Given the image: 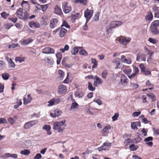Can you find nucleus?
I'll use <instances>...</instances> for the list:
<instances>
[{
	"instance_id": "obj_1",
	"label": "nucleus",
	"mask_w": 159,
	"mask_h": 159,
	"mask_svg": "<svg viewBox=\"0 0 159 159\" xmlns=\"http://www.w3.org/2000/svg\"><path fill=\"white\" fill-rule=\"evenodd\" d=\"M65 120L57 122L54 123L53 129L55 130H58V132H62L65 129L66 125L65 124Z\"/></svg>"
},
{
	"instance_id": "obj_2",
	"label": "nucleus",
	"mask_w": 159,
	"mask_h": 159,
	"mask_svg": "<svg viewBox=\"0 0 159 159\" xmlns=\"http://www.w3.org/2000/svg\"><path fill=\"white\" fill-rule=\"evenodd\" d=\"M123 23L121 21H111L108 27L106 29V30L107 33H111V29L116 27H117Z\"/></svg>"
},
{
	"instance_id": "obj_3",
	"label": "nucleus",
	"mask_w": 159,
	"mask_h": 159,
	"mask_svg": "<svg viewBox=\"0 0 159 159\" xmlns=\"http://www.w3.org/2000/svg\"><path fill=\"white\" fill-rule=\"evenodd\" d=\"M93 13V11L87 9L84 12V17L86 18V23H87L91 18Z\"/></svg>"
},
{
	"instance_id": "obj_4",
	"label": "nucleus",
	"mask_w": 159,
	"mask_h": 159,
	"mask_svg": "<svg viewBox=\"0 0 159 159\" xmlns=\"http://www.w3.org/2000/svg\"><path fill=\"white\" fill-rule=\"evenodd\" d=\"M128 81L127 77L124 75H122L121 76L120 82L119 83V85L125 86L128 84Z\"/></svg>"
},
{
	"instance_id": "obj_5",
	"label": "nucleus",
	"mask_w": 159,
	"mask_h": 159,
	"mask_svg": "<svg viewBox=\"0 0 159 159\" xmlns=\"http://www.w3.org/2000/svg\"><path fill=\"white\" fill-rule=\"evenodd\" d=\"M67 91L66 86L63 84L60 85L58 88V92L59 94L65 93Z\"/></svg>"
},
{
	"instance_id": "obj_6",
	"label": "nucleus",
	"mask_w": 159,
	"mask_h": 159,
	"mask_svg": "<svg viewBox=\"0 0 159 159\" xmlns=\"http://www.w3.org/2000/svg\"><path fill=\"white\" fill-rule=\"evenodd\" d=\"M62 8L64 12L66 13H68L71 11V7L68 6L67 2H65L63 4Z\"/></svg>"
},
{
	"instance_id": "obj_7",
	"label": "nucleus",
	"mask_w": 159,
	"mask_h": 159,
	"mask_svg": "<svg viewBox=\"0 0 159 159\" xmlns=\"http://www.w3.org/2000/svg\"><path fill=\"white\" fill-rule=\"evenodd\" d=\"M55 52L54 50L49 47H46L43 49L42 53L46 54H54Z\"/></svg>"
},
{
	"instance_id": "obj_8",
	"label": "nucleus",
	"mask_w": 159,
	"mask_h": 159,
	"mask_svg": "<svg viewBox=\"0 0 159 159\" xmlns=\"http://www.w3.org/2000/svg\"><path fill=\"white\" fill-rule=\"evenodd\" d=\"M131 39L129 37H126L125 39L123 36H121L119 39L120 43L124 45H126L128 42L130 41Z\"/></svg>"
},
{
	"instance_id": "obj_9",
	"label": "nucleus",
	"mask_w": 159,
	"mask_h": 159,
	"mask_svg": "<svg viewBox=\"0 0 159 159\" xmlns=\"http://www.w3.org/2000/svg\"><path fill=\"white\" fill-rule=\"evenodd\" d=\"M94 80L93 86L94 87H97L98 85L101 84L102 83L101 79L97 76L94 77Z\"/></svg>"
},
{
	"instance_id": "obj_10",
	"label": "nucleus",
	"mask_w": 159,
	"mask_h": 159,
	"mask_svg": "<svg viewBox=\"0 0 159 159\" xmlns=\"http://www.w3.org/2000/svg\"><path fill=\"white\" fill-rule=\"evenodd\" d=\"M140 59L142 61H145L146 60L145 55L141 53H138L137 55L136 60L137 61H139Z\"/></svg>"
},
{
	"instance_id": "obj_11",
	"label": "nucleus",
	"mask_w": 159,
	"mask_h": 159,
	"mask_svg": "<svg viewBox=\"0 0 159 159\" xmlns=\"http://www.w3.org/2000/svg\"><path fill=\"white\" fill-rule=\"evenodd\" d=\"M18 155L16 154H11L10 153H6L3 156V157L4 158L12 157L14 159L17 158Z\"/></svg>"
},
{
	"instance_id": "obj_12",
	"label": "nucleus",
	"mask_w": 159,
	"mask_h": 159,
	"mask_svg": "<svg viewBox=\"0 0 159 159\" xmlns=\"http://www.w3.org/2000/svg\"><path fill=\"white\" fill-rule=\"evenodd\" d=\"M141 126L140 122V121L133 122L131 123V128L134 130H137L138 128L137 126Z\"/></svg>"
},
{
	"instance_id": "obj_13",
	"label": "nucleus",
	"mask_w": 159,
	"mask_h": 159,
	"mask_svg": "<svg viewBox=\"0 0 159 159\" xmlns=\"http://www.w3.org/2000/svg\"><path fill=\"white\" fill-rule=\"evenodd\" d=\"M61 113V111L58 109H57L54 111V114L50 113V116L54 118L59 116Z\"/></svg>"
},
{
	"instance_id": "obj_14",
	"label": "nucleus",
	"mask_w": 159,
	"mask_h": 159,
	"mask_svg": "<svg viewBox=\"0 0 159 159\" xmlns=\"http://www.w3.org/2000/svg\"><path fill=\"white\" fill-rule=\"evenodd\" d=\"M29 25V26L31 28L34 27L35 28H39L40 26V25L39 23L34 21L30 22Z\"/></svg>"
},
{
	"instance_id": "obj_15",
	"label": "nucleus",
	"mask_w": 159,
	"mask_h": 159,
	"mask_svg": "<svg viewBox=\"0 0 159 159\" xmlns=\"http://www.w3.org/2000/svg\"><path fill=\"white\" fill-rule=\"evenodd\" d=\"M58 22V20L57 18H53L50 21V23L49 26L52 29L54 27L56 26Z\"/></svg>"
},
{
	"instance_id": "obj_16",
	"label": "nucleus",
	"mask_w": 159,
	"mask_h": 159,
	"mask_svg": "<svg viewBox=\"0 0 159 159\" xmlns=\"http://www.w3.org/2000/svg\"><path fill=\"white\" fill-rule=\"evenodd\" d=\"M111 127L110 126H106L104 128L102 131V134L105 136L108 133V130L111 129Z\"/></svg>"
},
{
	"instance_id": "obj_17",
	"label": "nucleus",
	"mask_w": 159,
	"mask_h": 159,
	"mask_svg": "<svg viewBox=\"0 0 159 159\" xmlns=\"http://www.w3.org/2000/svg\"><path fill=\"white\" fill-rule=\"evenodd\" d=\"M43 60L46 62L48 63L49 65H52L53 63V59L51 57H46Z\"/></svg>"
},
{
	"instance_id": "obj_18",
	"label": "nucleus",
	"mask_w": 159,
	"mask_h": 159,
	"mask_svg": "<svg viewBox=\"0 0 159 159\" xmlns=\"http://www.w3.org/2000/svg\"><path fill=\"white\" fill-rule=\"evenodd\" d=\"M27 97L28 99H27L26 101H25V100H26V98H23V104L24 105H27L28 103L30 102H31V101L32 99V98L30 94H28L27 95Z\"/></svg>"
},
{
	"instance_id": "obj_19",
	"label": "nucleus",
	"mask_w": 159,
	"mask_h": 159,
	"mask_svg": "<svg viewBox=\"0 0 159 159\" xmlns=\"http://www.w3.org/2000/svg\"><path fill=\"white\" fill-rule=\"evenodd\" d=\"M150 31L154 34H159V30L157 28L151 26Z\"/></svg>"
},
{
	"instance_id": "obj_20",
	"label": "nucleus",
	"mask_w": 159,
	"mask_h": 159,
	"mask_svg": "<svg viewBox=\"0 0 159 159\" xmlns=\"http://www.w3.org/2000/svg\"><path fill=\"white\" fill-rule=\"evenodd\" d=\"M16 14L17 16L20 19L23 18V9L21 8H20L17 11Z\"/></svg>"
},
{
	"instance_id": "obj_21",
	"label": "nucleus",
	"mask_w": 159,
	"mask_h": 159,
	"mask_svg": "<svg viewBox=\"0 0 159 159\" xmlns=\"http://www.w3.org/2000/svg\"><path fill=\"white\" fill-rule=\"evenodd\" d=\"M112 62L116 64V66L115 67L116 69H117L119 68V66L120 65V59L119 58H116L112 61Z\"/></svg>"
},
{
	"instance_id": "obj_22",
	"label": "nucleus",
	"mask_w": 159,
	"mask_h": 159,
	"mask_svg": "<svg viewBox=\"0 0 159 159\" xmlns=\"http://www.w3.org/2000/svg\"><path fill=\"white\" fill-rule=\"evenodd\" d=\"M55 13L57 15H60L62 13L60 7L57 5L55 6Z\"/></svg>"
},
{
	"instance_id": "obj_23",
	"label": "nucleus",
	"mask_w": 159,
	"mask_h": 159,
	"mask_svg": "<svg viewBox=\"0 0 159 159\" xmlns=\"http://www.w3.org/2000/svg\"><path fill=\"white\" fill-rule=\"evenodd\" d=\"M67 30L63 28H61L60 32V36L61 37H63L66 32Z\"/></svg>"
},
{
	"instance_id": "obj_24",
	"label": "nucleus",
	"mask_w": 159,
	"mask_h": 159,
	"mask_svg": "<svg viewBox=\"0 0 159 159\" xmlns=\"http://www.w3.org/2000/svg\"><path fill=\"white\" fill-rule=\"evenodd\" d=\"M74 2L75 3H79L85 5L87 3L86 0H74Z\"/></svg>"
},
{
	"instance_id": "obj_25",
	"label": "nucleus",
	"mask_w": 159,
	"mask_h": 159,
	"mask_svg": "<svg viewBox=\"0 0 159 159\" xmlns=\"http://www.w3.org/2000/svg\"><path fill=\"white\" fill-rule=\"evenodd\" d=\"M147 95L148 96V97L149 98H151L152 101H154L156 100V97L152 93H148Z\"/></svg>"
},
{
	"instance_id": "obj_26",
	"label": "nucleus",
	"mask_w": 159,
	"mask_h": 159,
	"mask_svg": "<svg viewBox=\"0 0 159 159\" xmlns=\"http://www.w3.org/2000/svg\"><path fill=\"white\" fill-rule=\"evenodd\" d=\"M58 73L59 75L58 78L61 80H62L65 75L64 72L62 70H59Z\"/></svg>"
},
{
	"instance_id": "obj_27",
	"label": "nucleus",
	"mask_w": 159,
	"mask_h": 159,
	"mask_svg": "<svg viewBox=\"0 0 159 159\" xmlns=\"http://www.w3.org/2000/svg\"><path fill=\"white\" fill-rule=\"evenodd\" d=\"M29 13L26 11L24 13V16L22 19L24 20H27L29 18Z\"/></svg>"
},
{
	"instance_id": "obj_28",
	"label": "nucleus",
	"mask_w": 159,
	"mask_h": 159,
	"mask_svg": "<svg viewBox=\"0 0 159 159\" xmlns=\"http://www.w3.org/2000/svg\"><path fill=\"white\" fill-rule=\"evenodd\" d=\"M84 93L82 92H76L75 93V95L77 97L82 98L84 96Z\"/></svg>"
},
{
	"instance_id": "obj_29",
	"label": "nucleus",
	"mask_w": 159,
	"mask_h": 159,
	"mask_svg": "<svg viewBox=\"0 0 159 159\" xmlns=\"http://www.w3.org/2000/svg\"><path fill=\"white\" fill-rule=\"evenodd\" d=\"M151 26L157 28L158 26H159V20H155L154 21L151 23Z\"/></svg>"
},
{
	"instance_id": "obj_30",
	"label": "nucleus",
	"mask_w": 159,
	"mask_h": 159,
	"mask_svg": "<svg viewBox=\"0 0 159 159\" xmlns=\"http://www.w3.org/2000/svg\"><path fill=\"white\" fill-rule=\"evenodd\" d=\"M20 153L21 154L24 155H28L30 153V151L27 149H24L23 150H21Z\"/></svg>"
},
{
	"instance_id": "obj_31",
	"label": "nucleus",
	"mask_w": 159,
	"mask_h": 159,
	"mask_svg": "<svg viewBox=\"0 0 159 159\" xmlns=\"http://www.w3.org/2000/svg\"><path fill=\"white\" fill-rule=\"evenodd\" d=\"M129 147L131 151H135L137 150L138 148V147L135 146L134 144H132L129 146Z\"/></svg>"
},
{
	"instance_id": "obj_32",
	"label": "nucleus",
	"mask_w": 159,
	"mask_h": 159,
	"mask_svg": "<svg viewBox=\"0 0 159 159\" xmlns=\"http://www.w3.org/2000/svg\"><path fill=\"white\" fill-rule=\"evenodd\" d=\"M153 18V15L151 12H148V14L145 17L146 20H151Z\"/></svg>"
},
{
	"instance_id": "obj_33",
	"label": "nucleus",
	"mask_w": 159,
	"mask_h": 159,
	"mask_svg": "<svg viewBox=\"0 0 159 159\" xmlns=\"http://www.w3.org/2000/svg\"><path fill=\"white\" fill-rule=\"evenodd\" d=\"M78 106L79 105L75 102L72 103L70 108V110L74 109H76Z\"/></svg>"
},
{
	"instance_id": "obj_34",
	"label": "nucleus",
	"mask_w": 159,
	"mask_h": 159,
	"mask_svg": "<svg viewBox=\"0 0 159 159\" xmlns=\"http://www.w3.org/2000/svg\"><path fill=\"white\" fill-rule=\"evenodd\" d=\"M32 41V40L30 39H27L24 40L22 42V44H23L24 45H26L31 43Z\"/></svg>"
},
{
	"instance_id": "obj_35",
	"label": "nucleus",
	"mask_w": 159,
	"mask_h": 159,
	"mask_svg": "<svg viewBox=\"0 0 159 159\" xmlns=\"http://www.w3.org/2000/svg\"><path fill=\"white\" fill-rule=\"evenodd\" d=\"M108 147H106L103 145L98 148V150L99 151H102L103 150H108Z\"/></svg>"
},
{
	"instance_id": "obj_36",
	"label": "nucleus",
	"mask_w": 159,
	"mask_h": 159,
	"mask_svg": "<svg viewBox=\"0 0 159 159\" xmlns=\"http://www.w3.org/2000/svg\"><path fill=\"white\" fill-rule=\"evenodd\" d=\"M88 89L91 91H94L95 89V88L93 87L92 84L90 82H88Z\"/></svg>"
},
{
	"instance_id": "obj_37",
	"label": "nucleus",
	"mask_w": 159,
	"mask_h": 159,
	"mask_svg": "<svg viewBox=\"0 0 159 159\" xmlns=\"http://www.w3.org/2000/svg\"><path fill=\"white\" fill-rule=\"evenodd\" d=\"M2 77L4 80H7L9 77V75L8 73H3L2 75Z\"/></svg>"
},
{
	"instance_id": "obj_38",
	"label": "nucleus",
	"mask_w": 159,
	"mask_h": 159,
	"mask_svg": "<svg viewBox=\"0 0 159 159\" xmlns=\"http://www.w3.org/2000/svg\"><path fill=\"white\" fill-rule=\"evenodd\" d=\"M19 44L18 43L14 44L12 43L11 44H9L8 45V48H13L16 47H18L19 46Z\"/></svg>"
},
{
	"instance_id": "obj_39",
	"label": "nucleus",
	"mask_w": 159,
	"mask_h": 159,
	"mask_svg": "<svg viewBox=\"0 0 159 159\" xmlns=\"http://www.w3.org/2000/svg\"><path fill=\"white\" fill-rule=\"evenodd\" d=\"M79 50L77 47H74L73 49L71 51V52L72 54L75 55L78 52Z\"/></svg>"
},
{
	"instance_id": "obj_40",
	"label": "nucleus",
	"mask_w": 159,
	"mask_h": 159,
	"mask_svg": "<svg viewBox=\"0 0 159 159\" xmlns=\"http://www.w3.org/2000/svg\"><path fill=\"white\" fill-rule=\"evenodd\" d=\"M1 16L5 19H6L7 17L9 16V14L7 13L6 12H3L1 13Z\"/></svg>"
},
{
	"instance_id": "obj_41",
	"label": "nucleus",
	"mask_w": 159,
	"mask_h": 159,
	"mask_svg": "<svg viewBox=\"0 0 159 159\" xmlns=\"http://www.w3.org/2000/svg\"><path fill=\"white\" fill-rule=\"evenodd\" d=\"M48 106H51L54 105L55 104V99H52L48 102Z\"/></svg>"
},
{
	"instance_id": "obj_42",
	"label": "nucleus",
	"mask_w": 159,
	"mask_h": 159,
	"mask_svg": "<svg viewBox=\"0 0 159 159\" xmlns=\"http://www.w3.org/2000/svg\"><path fill=\"white\" fill-rule=\"evenodd\" d=\"M31 127L32 126L31 125V124H30V121L25 123V124L24 125V128L25 129H28Z\"/></svg>"
},
{
	"instance_id": "obj_43",
	"label": "nucleus",
	"mask_w": 159,
	"mask_h": 159,
	"mask_svg": "<svg viewBox=\"0 0 159 159\" xmlns=\"http://www.w3.org/2000/svg\"><path fill=\"white\" fill-rule=\"evenodd\" d=\"M40 7H41L42 10L43 11H45L48 8V4L41 5L40 6Z\"/></svg>"
},
{
	"instance_id": "obj_44",
	"label": "nucleus",
	"mask_w": 159,
	"mask_h": 159,
	"mask_svg": "<svg viewBox=\"0 0 159 159\" xmlns=\"http://www.w3.org/2000/svg\"><path fill=\"white\" fill-rule=\"evenodd\" d=\"M9 64V67L10 68H13L15 67V64L13 62L12 60H11V61H10V62H8Z\"/></svg>"
},
{
	"instance_id": "obj_45",
	"label": "nucleus",
	"mask_w": 159,
	"mask_h": 159,
	"mask_svg": "<svg viewBox=\"0 0 159 159\" xmlns=\"http://www.w3.org/2000/svg\"><path fill=\"white\" fill-rule=\"evenodd\" d=\"M148 41L150 43L153 44H155L158 42V40L157 39H153L152 38H149L148 39Z\"/></svg>"
},
{
	"instance_id": "obj_46",
	"label": "nucleus",
	"mask_w": 159,
	"mask_h": 159,
	"mask_svg": "<svg viewBox=\"0 0 159 159\" xmlns=\"http://www.w3.org/2000/svg\"><path fill=\"white\" fill-rule=\"evenodd\" d=\"M130 87L134 89H136L138 87V85L135 83H130Z\"/></svg>"
},
{
	"instance_id": "obj_47",
	"label": "nucleus",
	"mask_w": 159,
	"mask_h": 159,
	"mask_svg": "<svg viewBox=\"0 0 159 159\" xmlns=\"http://www.w3.org/2000/svg\"><path fill=\"white\" fill-rule=\"evenodd\" d=\"M80 53L82 55H84L85 56H87L88 53L87 51L84 50H81L80 51Z\"/></svg>"
},
{
	"instance_id": "obj_48",
	"label": "nucleus",
	"mask_w": 159,
	"mask_h": 159,
	"mask_svg": "<svg viewBox=\"0 0 159 159\" xmlns=\"http://www.w3.org/2000/svg\"><path fill=\"white\" fill-rule=\"evenodd\" d=\"M15 60L16 61H19L21 63L24 61V59L20 57H16L15 58Z\"/></svg>"
},
{
	"instance_id": "obj_49",
	"label": "nucleus",
	"mask_w": 159,
	"mask_h": 159,
	"mask_svg": "<svg viewBox=\"0 0 159 159\" xmlns=\"http://www.w3.org/2000/svg\"><path fill=\"white\" fill-rule=\"evenodd\" d=\"M107 75V71L106 70H105L103 71L102 73V78L105 79L106 78Z\"/></svg>"
},
{
	"instance_id": "obj_50",
	"label": "nucleus",
	"mask_w": 159,
	"mask_h": 159,
	"mask_svg": "<svg viewBox=\"0 0 159 159\" xmlns=\"http://www.w3.org/2000/svg\"><path fill=\"white\" fill-rule=\"evenodd\" d=\"M119 116V115L118 113H115V115L112 117V120L114 121L117 120Z\"/></svg>"
},
{
	"instance_id": "obj_51",
	"label": "nucleus",
	"mask_w": 159,
	"mask_h": 159,
	"mask_svg": "<svg viewBox=\"0 0 159 159\" xmlns=\"http://www.w3.org/2000/svg\"><path fill=\"white\" fill-rule=\"evenodd\" d=\"M93 102L97 103L99 105H100L102 104V101L98 98L94 99L93 100Z\"/></svg>"
},
{
	"instance_id": "obj_52",
	"label": "nucleus",
	"mask_w": 159,
	"mask_h": 159,
	"mask_svg": "<svg viewBox=\"0 0 159 159\" xmlns=\"http://www.w3.org/2000/svg\"><path fill=\"white\" fill-rule=\"evenodd\" d=\"M123 63H127L128 64H130L131 63V59L130 58L126 59L123 60Z\"/></svg>"
},
{
	"instance_id": "obj_53",
	"label": "nucleus",
	"mask_w": 159,
	"mask_h": 159,
	"mask_svg": "<svg viewBox=\"0 0 159 159\" xmlns=\"http://www.w3.org/2000/svg\"><path fill=\"white\" fill-rule=\"evenodd\" d=\"M43 129L46 130L47 131L49 130H50L51 127L50 125H45L43 126Z\"/></svg>"
},
{
	"instance_id": "obj_54",
	"label": "nucleus",
	"mask_w": 159,
	"mask_h": 159,
	"mask_svg": "<svg viewBox=\"0 0 159 159\" xmlns=\"http://www.w3.org/2000/svg\"><path fill=\"white\" fill-rule=\"evenodd\" d=\"M131 70L129 69V70L125 69L123 70V72L126 75H129L131 72Z\"/></svg>"
},
{
	"instance_id": "obj_55",
	"label": "nucleus",
	"mask_w": 159,
	"mask_h": 159,
	"mask_svg": "<svg viewBox=\"0 0 159 159\" xmlns=\"http://www.w3.org/2000/svg\"><path fill=\"white\" fill-rule=\"evenodd\" d=\"M30 123L31 126L32 127L37 124L38 123V121L37 120H34L30 121Z\"/></svg>"
},
{
	"instance_id": "obj_56",
	"label": "nucleus",
	"mask_w": 159,
	"mask_h": 159,
	"mask_svg": "<svg viewBox=\"0 0 159 159\" xmlns=\"http://www.w3.org/2000/svg\"><path fill=\"white\" fill-rule=\"evenodd\" d=\"M8 19L9 20H11L12 22L15 23L17 20V17L13 18H9Z\"/></svg>"
},
{
	"instance_id": "obj_57",
	"label": "nucleus",
	"mask_w": 159,
	"mask_h": 159,
	"mask_svg": "<svg viewBox=\"0 0 159 159\" xmlns=\"http://www.w3.org/2000/svg\"><path fill=\"white\" fill-rule=\"evenodd\" d=\"M61 26H65L66 28H70V26L68 25L67 23L66 22L64 21Z\"/></svg>"
},
{
	"instance_id": "obj_58",
	"label": "nucleus",
	"mask_w": 159,
	"mask_h": 159,
	"mask_svg": "<svg viewBox=\"0 0 159 159\" xmlns=\"http://www.w3.org/2000/svg\"><path fill=\"white\" fill-rule=\"evenodd\" d=\"M143 72L144 73V75H149L151 74V72L148 70H145Z\"/></svg>"
},
{
	"instance_id": "obj_59",
	"label": "nucleus",
	"mask_w": 159,
	"mask_h": 159,
	"mask_svg": "<svg viewBox=\"0 0 159 159\" xmlns=\"http://www.w3.org/2000/svg\"><path fill=\"white\" fill-rule=\"evenodd\" d=\"M42 158V156L40 153H37L34 157V159H40Z\"/></svg>"
},
{
	"instance_id": "obj_60",
	"label": "nucleus",
	"mask_w": 159,
	"mask_h": 159,
	"mask_svg": "<svg viewBox=\"0 0 159 159\" xmlns=\"http://www.w3.org/2000/svg\"><path fill=\"white\" fill-rule=\"evenodd\" d=\"M111 143L108 142H106L104 143L103 144L104 146L106 147H108L110 146H111Z\"/></svg>"
},
{
	"instance_id": "obj_61",
	"label": "nucleus",
	"mask_w": 159,
	"mask_h": 159,
	"mask_svg": "<svg viewBox=\"0 0 159 159\" xmlns=\"http://www.w3.org/2000/svg\"><path fill=\"white\" fill-rule=\"evenodd\" d=\"M139 67L141 69V71L143 72L145 70V68L143 64H141L139 65Z\"/></svg>"
},
{
	"instance_id": "obj_62",
	"label": "nucleus",
	"mask_w": 159,
	"mask_h": 159,
	"mask_svg": "<svg viewBox=\"0 0 159 159\" xmlns=\"http://www.w3.org/2000/svg\"><path fill=\"white\" fill-rule=\"evenodd\" d=\"M7 123L6 120L4 118H0V124L1 123L5 124Z\"/></svg>"
},
{
	"instance_id": "obj_63",
	"label": "nucleus",
	"mask_w": 159,
	"mask_h": 159,
	"mask_svg": "<svg viewBox=\"0 0 159 159\" xmlns=\"http://www.w3.org/2000/svg\"><path fill=\"white\" fill-rule=\"evenodd\" d=\"M93 20L95 21H98L99 20L98 14V13L95 15L94 17L93 18Z\"/></svg>"
},
{
	"instance_id": "obj_64",
	"label": "nucleus",
	"mask_w": 159,
	"mask_h": 159,
	"mask_svg": "<svg viewBox=\"0 0 159 159\" xmlns=\"http://www.w3.org/2000/svg\"><path fill=\"white\" fill-rule=\"evenodd\" d=\"M8 121L11 124H14L15 123V121L11 118H9L8 119Z\"/></svg>"
}]
</instances>
